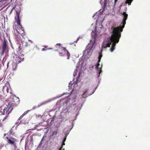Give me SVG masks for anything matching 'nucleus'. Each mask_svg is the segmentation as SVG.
<instances>
[{
  "mask_svg": "<svg viewBox=\"0 0 150 150\" xmlns=\"http://www.w3.org/2000/svg\"><path fill=\"white\" fill-rule=\"evenodd\" d=\"M27 112H25L22 115H21L20 117L19 118V119H20L22 118V117H23V116L25 115H26L27 114Z\"/></svg>",
  "mask_w": 150,
  "mask_h": 150,
  "instance_id": "nucleus-18",
  "label": "nucleus"
},
{
  "mask_svg": "<svg viewBox=\"0 0 150 150\" xmlns=\"http://www.w3.org/2000/svg\"><path fill=\"white\" fill-rule=\"evenodd\" d=\"M92 52L93 51L86 48V49L83 52L82 58L86 59H88L90 57Z\"/></svg>",
  "mask_w": 150,
  "mask_h": 150,
  "instance_id": "nucleus-6",
  "label": "nucleus"
},
{
  "mask_svg": "<svg viewBox=\"0 0 150 150\" xmlns=\"http://www.w3.org/2000/svg\"><path fill=\"white\" fill-rule=\"evenodd\" d=\"M118 0H114V3L115 4Z\"/></svg>",
  "mask_w": 150,
  "mask_h": 150,
  "instance_id": "nucleus-25",
  "label": "nucleus"
},
{
  "mask_svg": "<svg viewBox=\"0 0 150 150\" xmlns=\"http://www.w3.org/2000/svg\"><path fill=\"white\" fill-rule=\"evenodd\" d=\"M6 135V134H4V136H5Z\"/></svg>",
  "mask_w": 150,
  "mask_h": 150,
  "instance_id": "nucleus-29",
  "label": "nucleus"
},
{
  "mask_svg": "<svg viewBox=\"0 0 150 150\" xmlns=\"http://www.w3.org/2000/svg\"><path fill=\"white\" fill-rule=\"evenodd\" d=\"M72 84H73V83H72V82L71 81L70 82V83H69V88H70L71 87V85Z\"/></svg>",
  "mask_w": 150,
  "mask_h": 150,
  "instance_id": "nucleus-20",
  "label": "nucleus"
},
{
  "mask_svg": "<svg viewBox=\"0 0 150 150\" xmlns=\"http://www.w3.org/2000/svg\"><path fill=\"white\" fill-rule=\"evenodd\" d=\"M102 57V55L101 54H100L98 58V63L96 64L94 66V68H95L98 71L99 74V75L100 73L101 72V68L102 67V65H100V64L99 63L100 62V60Z\"/></svg>",
  "mask_w": 150,
  "mask_h": 150,
  "instance_id": "nucleus-7",
  "label": "nucleus"
},
{
  "mask_svg": "<svg viewBox=\"0 0 150 150\" xmlns=\"http://www.w3.org/2000/svg\"><path fill=\"white\" fill-rule=\"evenodd\" d=\"M45 50L44 49H42V51H44Z\"/></svg>",
  "mask_w": 150,
  "mask_h": 150,
  "instance_id": "nucleus-26",
  "label": "nucleus"
},
{
  "mask_svg": "<svg viewBox=\"0 0 150 150\" xmlns=\"http://www.w3.org/2000/svg\"><path fill=\"white\" fill-rule=\"evenodd\" d=\"M9 107L6 105V107H5V108L3 110V113L4 114H6L8 113L9 112L8 110H9Z\"/></svg>",
  "mask_w": 150,
  "mask_h": 150,
  "instance_id": "nucleus-12",
  "label": "nucleus"
},
{
  "mask_svg": "<svg viewBox=\"0 0 150 150\" xmlns=\"http://www.w3.org/2000/svg\"><path fill=\"white\" fill-rule=\"evenodd\" d=\"M66 137H65L64 139L63 140V142H64L66 140Z\"/></svg>",
  "mask_w": 150,
  "mask_h": 150,
  "instance_id": "nucleus-21",
  "label": "nucleus"
},
{
  "mask_svg": "<svg viewBox=\"0 0 150 150\" xmlns=\"http://www.w3.org/2000/svg\"><path fill=\"white\" fill-rule=\"evenodd\" d=\"M99 27L98 28V30L99 31L97 30L92 31L91 33L92 39L90 41V43L87 46L86 48H88L91 50L93 51L95 48L96 45V44L97 38L100 36L101 34V32L104 30L103 28L101 25H99Z\"/></svg>",
  "mask_w": 150,
  "mask_h": 150,
  "instance_id": "nucleus-2",
  "label": "nucleus"
},
{
  "mask_svg": "<svg viewBox=\"0 0 150 150\" xmlns=\"http://www.w3.org/2000/svg\"><path fill=\"white\" fill-rule=\"evenodd\" d=\"M18 59H19V58H18V56L16 55H15L13 57V61L14 62H15L16 63H19L20 62H18Z\"/></svg>",
  "mask_w": 150,
  "mask_h": 150,
  "instance_id": "nucleus-15",
  "label": "nucleus"
},
{
  "mask_svg": "<svg viewBox=\"0 0 150 150\" xmlns=\"http://www.w3.org/2000/svg\"><path fill=\"white\" fill-rule=\"evenodd\" d=\"M133 0H127L125 2V4H128V5H130L131 3Z\"/></svg>",
  "mask_w": 150,
  "mask_h": 150,
  "instance_id": "nucleus-17",
  "label": "nucleus"
},
{
  "mask_svg": "<svg viewBox=\"0 0 150 150\" xmlns=\"http://www.w3.org/2000/svg\"><path fill=\"white\" fill-rule=\"evenodd\" d=\"M65 145L64 142H63L62 143V146L59 149H61V150H63V149H62L63 146V145Z\"/></svg>",
  "mask_w": 150,
  "mask_h": 150,
  "instance_id": "nucleus-19",
  "label": "nucleus"
},
{
  "mask_svg": "<svg viewBox=\"0 0 150 150\" xmlns=\"http://www.w3.org/2000/svg\"><path fill=\"white\" fill-rule=\"evenodd\" d=\"M123 15V25L122 27L116 28L112 27V34L111 37L105 39L102 44V50L103 48H106L110 47L112 44V47L110 49V51L112 52L115 49L116 44L117 43L121 36L120 32L122 31V29L124 27L126 23V21L127 19L128 15L125 12L121 13Z\"/></svg>",
  "mask_w": 150,
  "mask_h": 150,
  "instance_id": "nucleus-1",
  "label": "nucleus"
},
{
  "mask_svg": "<svg viewBox=\"0 0 150 150\" xmlns=\"http://www.w3.org/2000/svg\"><path fill=\"white\" fill-rule=\"evenodd\" d=\"M87 91H85L84 92L83 94L81 96L83 98H86L88 96L91 95V94H88V95H87Z\"/></svg>",
  "mask_w": 150,
  "mask_h": 150,
  "instance_id": "nucleus-16",
  "label": "nucleus"
},
{
  "mask_svg": "<svg viewBox=\"0 0 150 150\" xmlns=\"http://www.w3.org/2000/svg\"><path fill=\"white\" fill-rule=\"evenodd\" d=\"M71 96V94L70 95V96H69V97Z\"/></svg>",
  "mask_w": 150,
  "mask_h": 150,
  "instance_id": "nucleus-28",
  "label": "nucleus"
},
{
  "mask_svg": "<svg viewBox=\"0 0 150 150\" xmlns=\"http://www.w3.org/2000/svg\"><path fill=\"white\" fill-rule=\"evenodd\" d=\"M18 58H19V59H18V62H21L22 61H23L24 59V55L23 54H21L18 56Z\"/></svg>",
  "mask_w": 150,
  "mask_h": 150,
  "instance_id": "nucleus-14",
  "label": "nucleus"
},
{
  "mask_svg": "<svg viewBox=\"0 0 150 150\" xmlns=\"http://www.w3.org/2000/svg\"><path fill=\"white\" fill-rule=\"evenodd\" d=\"M58 150H64V149H63V150H61V149H59Z\"/></svg>",
  "mask_w": 150,
  "mask_h": 150,
  "instance_id": "nucleus-27",
  "label": "nucleus"
},
{
  "mask_svg": "<svg viewBox=\"0 0 150 150\" xmlns=\"http://www.w3.org/2000/svg\"><path fill=\"white\" fill-rule=\"evenodd\" d=\"M12 63V68L13 71H15L16 70L17 67V63L15 62H14L13 61L11 62Z\"/></svg>",
  "mask_w": 150,
  "mask_h": 150,
  "instance_id": "nucleus-11",
  "label": "nucleus"
},
{
  "mask_svg": "<svg viewBox=\"0 0 150 150\" xmlns=\"http://www.w3.org/2000/svg\"><path fill=\"white\" fill-rule=\"evenodd\" d=\"M56 48H58L60 55L61 56H67V59H69L70 56V54L65 48L62 47L60 44H57L56 45Z\"/></svg>",
  "mask_w": 150,
  "mask_h": 150,
  "instance_id": "nucleus-4",
  "label": "nucleus"
},
{
  "mask_svg": "<svg viewBox=\"0 0 150 150\" xmlns=\"http://www.w3.org/2000/svg\"><path fill=\"white\" fill-rule=\"evenodd\" d=\"M79 62L78 69L84 70L87 67V62L86 59L82 58Z\"/></svg>",
  "mask_w": 150,
  "mask_h": 150,
  "instance_id": "nucleus-5",
  "label": "nucleus"
},
{
  "mask_svg": "<svg viewBox=\"0 0 150 150\" xmlns=\"http://www.w3.org/2000/svg\"><path fill=\"white\" fill-rule=\"evenodd\" d=\"M97 17H98V18L96 20V25H97L98 22H102L103 20V16L101 14H100L99 15H98V13H96L94 15L93 17V18H94L95 19H96Z\"/></svg>",
  "mask_w": 150,
  "mask_h": 150,
  "instance_id": "nucleus-9",
  "label": "nucleus"
},
{
  "mask_svg": "<svg viewBox=\"0 0 150 150\" xmlns=\"http://www.w3.org/2000/svg\"><path fill=\"white\" fill-rule=\"evenodd\" d=\"M76 72L75 71L73 75L74 76V77H75V76H76Z\"/></svg>",
  "mask_w": 150,
  "mask_h": 150,
  "instance_id": "nucleus-23",
  "label": "nucleus"
},
{
  "mask_svg": "<svg viewBox=\"0 0 150 150\" xmlns=\"http://www.w3.org/2000/svg\"><path fill=\"white\" fill-rule=\"evenodd\" d=\"M50 101V100H49V101H45V102L44 103H42V104H45V103H48V102H49Z\"/></svg>",
  "mask_w": 150,
  "mask_h": 150,
  "instance_id": "nucleus-22",
  "label": "nucleus"
},
{
  "mask_svg": "<svg viewBox=\"0 0 150 150\" xmlns=\"http://www.w3.org/2000/svg\"><path fill=\"white\" fill-rule=\"evenodd\" d=\"M104 0L105 1V2L106 1V0Z\"/></svg>",
  "mask_w": 150,
  "mask_h": 150,
  "instance_id": "nucleus-30",
  "label": "nucleus"
},
{
  "mask_svg": "<svg viewBox=\"0 0 150 150\" xmlns=\"http://www.w3.org/2000/svg\"><path fill=\"white\" fill-rule=\"evenodd\" d=\"M28 41L30 42L31 43H33V42L32 41H31V40H29Z\"/></svg>",
  "mask_w": 150,
  "mask_h": 150,
  "instance_id": "nucleus-24",
  "label": "nucleus"
},
{
  "mask_svg": "<svg viewBox=\"0 0 150 150\" xmlns=\"http://www.w3.org/2000/svg\"><path fill=\"white\" fill-rule=\"evenodd\" d=\"M6 138L7 139V141L8 143L11 144V145L13 146L15 149H16V142L17 141L16 139L14 138H9L8 137H6Z\"/></svg>",
  "mask_w": 150,
  "mask_h": 150,
  "instance_id": "nucleus-8",
  "label": "nucleus"
},
{
  "mask_svg": "<svg viewBox=\"0 0 150 150\" xmlns=\"http://www.w3.org/2000/svg\"><path fill=\"white\" fill-rule=\"evenodd\" d=\"M82 75V74L81 72V71H79L78 74V76L76 77L77 79L76 80L75 83L74 84V88L73 89L72 92V93L74 92V91H75V90H76V89H75V87H76L77 86V84L78 83V82H79L80 81V79H79V78L80 76H81Z\"/></svg>",
  "mask_w": 150,
  "mask_h": 150,
  "instance_id": "nucleus-10",
  "label": "nucleus"
},
{
  "mask_svg": "<svg viewBox=\"0 0 150 150\" xmlns=\"http://www.w3.org/2000/svg\"><path fill=\"white\" fill-rule=\"evenodd\" d=\"M5 90H6V91L7 93L11 92V90L9 86L8 87L6 86H5L3 88V90L5 91Z\"/></svg>",
  "mask_w": 150,
  "mask_h": 150,
  "instance_id": "nucleus-13",
  "label": "nucleus"
},
{
  "mask_svg": "<svg viewBox=\"0 0 150 150\" xmlns=\"http://www.w3.org/2000/svg\"><path fill=\"white\" fill-rule=\"evenodd\" d=\"M16 16L15 18L16 22L17 24V29L14 30L15 34L18 37L20 35L22 36L24 35V30L23 28L22 27L20 23V21L19 18L18 13L17 12L16 13Z\"/></svg>",
  "mask_w": 150,
  "mask_h": 150,
  "instance_id": "nucleus-3",
  "label": "nucleus"
}]
</instances>
